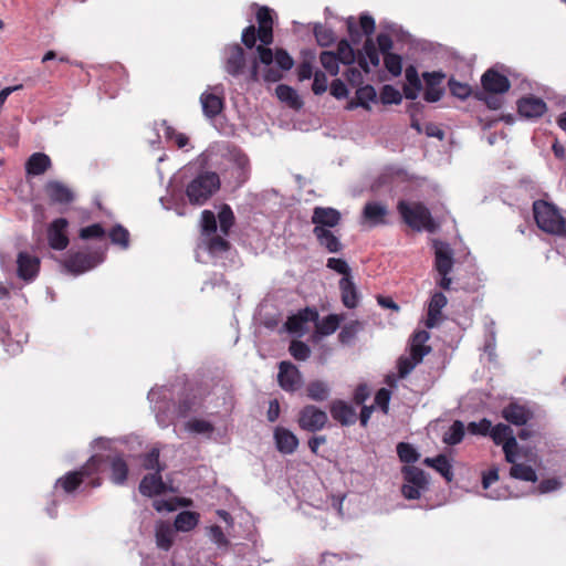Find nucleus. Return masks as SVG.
Here are the masks:
<instances>
[{"mask_svg":"<svg viewBox=\"0 0 566 566\" xmlns=\"http://www.w3.org/2000/svg\"><path fill=\"white\" fill-rule=\"evenodd\" d=\"M397 211L402 221L413 231L436 233L439 230V223L436 222L429 208L421 201L399 200Z\"/></svg>","mask_w":566,"mask_h":566,"instance_id":"obj_1","label":"nucleus"},{"mask_svg":"<svg viewBox=\"0 0 566 566\" xmlns=\"http://www.w3.org/2000/svg\"><path fill=\"white\" fill-rule=\"evenodd\" d=\"M104 464L108 465V479L113 484L122 486L127 483L129 467L123 452L115 450L108 454L95 453L88 459V465H92L94 473L103 471Z\"/></svg>","mask_w":566,"mask_h":566,"instance_id":"obj_2","label":"nucleus"},{"mask_svg":"<svg viewBox=\"0 0 566 566\" xmlns=\"http://www.w3.org/2000/svg\"><path fill=\"white\" fill-rule=\"evenodd\" d=\"M221 186L220 177L214 171L199 172L186 187V196L193 206L205 205Z\"/></svg>","mask_w":566,"mask_h":566,"instance_id":"obj_3","label":"nucleus"},{"mask_svg":"<svg viewBox=\"0 0 566 566\" xmlns=\"http://www.w3.org/2000/svg\"><path fill=\"white\" fill-rule=\"evenodd\" d=\"M533 213L541 230L552 234H566V220L553 203L536 200L533 203Z\"/></svg>","mask_w":566,"mask_h":566,"instance_id":"obj_4","label":"nucleus"},{"mask_svg":"<svg viewBox=\"0 0 566 566\" xmlns=\"http://www.w3.org/2000/svg\"><path fill=\"white\" fill-rule=\"evenodd\" d=\"M403 484L401 494L407 500H418L423 492L429 490V476L420 468L415 465H403L401 469Z\"/></svg>","mask_w":566,"mask_h":566,"instance_id":"obj_5","label":"nucleus"},{"mask_svg":"<svg viewBox=\"0 0 566 566\" xmlns=\"http://www.w3.org/2000/svg\"><path fill=\"white\" fill-rule=\"evenodd\" d=\"M105 259V251L96 249L91 252H69L63 261V266L66 272L73 275H80L86 271L96 268L103 263Z\"/></svg>","mask_w":566,"mask_h":566,"instance_id":"obj_6","label":"nucleus"},{"mask_svg":"<svg viewBox=\"0 0 566 566\" xmlns=\"http://www.w3.org/2000/svg\"><path fill=\"white\" fill-rule=\"evenodd\" d=\"M507 75H512V73L503 64H495L488 69L481 76L482 92L496 95L505 94L511 88Z\"/></svg>","mask_w":566,"mask_h":566,"instance_id":"obj_7","label":"nucleus"},{"mask_svg":"<svg viewBox=\"0 0 566 566\" xmlns=\"http://www.w3.org/2000/svg\"><path fill=\"white\" fill-rule=\"evenodd\" d=\"M296 422L303 431L315 433L327 426L328 416L319 407L310 403L300 409Z\"/></svg>","mask_w":566,"mask_h":566,"instance_id":"obj_8","label":"nucleus"},{"mask_svg":"<svg viewBox=\"0 0 566 566\" xmlns=\"http://www.w3.org/2000/svg\"><path fill=\"white\" fill-rule=\"evenodd\" d=\"M490 437L496 446H502L505 460L514 462L518 451V443L513 429L509 424L497 423L492 426Z\"/></svg>","mask_w":566,"mask_h":566,"instance_id":"obj_9","label":"nucleus"},{"mask_svg":"<svg viewBox=\"0 0 566 566\" xmlns=\"http://www.w3.org/2000/svg\"><path fill=\"white\" fill-rule=\"evenodd\" d=\"M359 27L360 30L358 29V25L354 17H349L346 19V28L349 36V39L347 40L353 45H358L363 40V35L371 38V34L375 32L376 29L375 19L369 13H361L359 15Z\"/></svg>","mask_w":566,"mask_h":566,"instance_id":"obj_10","label":"nucleus"},{"mask_svg":"<svg viewBox=\"0 0 566 566\" xmlns=\"http://www.w3.org/2000/svg\"><path fill=\"white\" fill-rule=\"evenodd\" d=\"M277 382L284 391L295 392L302 387L303 377L294 364L283 360L279 364Z\"/></svg>","mask_w":566,"mask_h":566,"instance_id":"obj_11","label":"nucleus"},{"mask_svg":"<svg viewBox=\"0 0 566 566\" xmlns=\"http://www.w3.org/2000/svg\"><path fill=\"white\" fill-rule=\"evenodd\" d=\"M164 468H158L157 472L148 473L144 475L138 485V491L142 495L147 497H154L157 495L165 494L167 492H175L172 486H168L161 476Z\"/></svg>","mask_w":566,"mask_h":566,"instance_id":"obj_12","label":"nucleus"},{"mask_svg":"<svg viewBox=\"0 0 566 566\" xmlns=\"http://www.w3.org/2000/svg\"><path fill=\"white\" fill-rule=\"evenodd\" d=\"M342 221V213L333 207L317 206L313 209L311 222L314 224L313 233L317 232L318 228L322 230H332L337 227Z\"/></svg>","mask_w":566,"mask_h":566,"instance_id":"obj_13","label":"nucleus"},{"mask_svg":"<svg viewBox=\"0 0 566 566\" xmlns=\"http://www.w3.org/2000/svg\"><path fill=\"white\" fill-rule=\"evenodd\" d=\"M446 78V73L442 71L423 72L422 80L424 81L426 88L423 92V99L428 103L439 102L444 93V87L441 83Z\"/></svg>","mask_w":566,"mask_h":566,"instance_id":"obj_14","label":"nucleus"},{"mask_svg":"<svg viewBox=\"0 0 566 566\" xmlns=\"http://www.w3.org/2000/svg\"><path fill=\"white\" fill-rule=\"evenodd\" d=\"M319 318L318 312L315 307H305L300 310L296 314L287 317L284 323L285 329L291 334L303 335L306 332V324L308 322H316Z\"/></svg>","mask_w":566,"mask_h":566,"instance_id":"obj_15","label":"nucleus"},{"mask_svg":"<svg viewBox=\"0 0 566 566\" xmlns=\"http://www.w3.org/2000/svg\"><path fill=\"white\" fill-rule=\"evenodd\" d=\"M69 221L65 218L53 220L48 227V242L51 249L62 251L67 248L70 240L66 229Z\"/></svg>","mask_w":566,"mask_h":566,"instance_id":"obj_16","label":"nucleus"},{"mask_svg":"<svg viewBox=\"0 0 566 566\" xmlns=\"http://www.w3.org/2000/svg\"><path fill=\"white\" fill-rule=\"evenodd\" d=\"M226 53L224 70L231 76L238 77L245 69V52L240 44L233 43L226 48Z\"/></svg>","mask_w":566,"mask_h":566,"instance_id":"obj_17","label":"nucleus"},{"mask_svg":"<svg viewBox=\"0 0 566 566\" xmlns=\"http://www.w3.org/2000/svg\"><path fill=\"white\" fill-rule=\"evenodd\" d=\"M434 270L437 272L451 273L454 265L453 250L448 242L433 240Z\"/></svg>","mask_w":566,"mask_h":566,"instance_id":"obj_18","label":"nucleus"},{"mask_svg":"<svg viewBox=\"0 0 566 566\" xmlns=\"http://www.w3.org/2000/svg\"><path fill=\"white\" fill-rule=\"evenodd\" d=\"M40 271V259L31 255L25 251H21L17 258V275L25 282L35 280Z\"/></svg>","mask_w":566,"mask_h":566,"instance_id":"obj_19","label":"nucleus"},{"mask_svg":"<svg viewBox=\"0 0 566 566\" xmlns=\"http://www.w3.org/2000/svg\"><path fill=\"white\" fill-rule=\"evenodd\" d=\"M380 51L378 50L375 40L373 38H366L363 48L358 50L357 64L359 69L368 74L370 72V65L374 67L380 64Z\"/></svg>","mask_w":566,"mask_h":566,"instance_id":"obj_20","label":"nucleus"},{"mask_svg":"<svg viewBox=\"0 0 566 566\" xmlns=\"http://www.w3.org/2000/svg\"><path fill=\"white\" fill-rule=\"evenodd\" d=\"M94 473L92 465H88V460L81 467L80 470L70 471L65 475L59 478L55 482V488H62L65 493L74 492L84 481L85 478Z\"/></svg>","mask_w":566,"mask_h":566,"instance_id":"obj_21","label":"nucleus"},{"mask_svg":"<svg viewBox=\"0 0 566 566\" xmlns=\"http://www.w3.org/2000/svg\"><path fill=\"white\" fill-rule=\"evenodd\" d=\"M516 106L518 115L526 119L538 118L543 116L547 109L546 103L534 95L521 97Z\"/></svg>","mask_w":566,"mask_h":566,"instance_id":"obj_22","label":"nucleus"},{"mask_svg":"<svg viewBox=\"0 0 566 566\" xmlns=\"http://www.w3.org/2000/svg\"><path fill=\"white\" fill-rule=\"evenodd\" d=\"M273 439L276 450L282 454H292L296 451L300 440L287 428L277 426L273 431Z\"/></svg>","mask_w":566,"mask_h":566,"instance_id":"obj_23","label":"nucleus"},{"mask_svg":"<svg viewBox=\"0 0 566 566\" xmlns=\"http://www.w3.org/2000/svg\"><path fill=\"white\" fill-rule=\"evenodd\" d=\"M332 418L343 427H349L356 423L357 415L355 408L342 399H335L329 405Z\"/></svg>","mask_w":566,"mask_h":566,"instance_id":"obj_24","label":"nucleus"},{"mask_svg":"<svg viewBox=\"0 0 566 566\" xmlns=\"http://www.w3.org/2000/svg\"><path fill=\"white\" fill-rule=\"evenodd\" d=\"M388 214L387 207L378 201H368L365 203L361 211L363 222H366L369 227H377L386 224V216Z\"/></svg>","mask_w":566,"mask_h":566,"instance_id":"obj_25","label":"nucleus"},{"mask_svg":"<svg viewBox=\"0 0 566 566\" xmlns=\"http://www.w3.org/2000/svg\"><path fill=\"white\" fill-rule=\"evenodd\" d=\"M429 338L430 334L424 329L416 331L411 336L409 357L410 360H413L417 365L432 350L431 346L426 345Z\"/></svg>","mask_w":566,"mask_h":566,"instance_id":"obj_26","label":"nucleus"},{"mask_svg":"<svg viewBox=\"0 0 566 566\" xmlns=\"http://www.w3.org/2000/svg\"><path fill=\"white\" fill-rule=\"evenodd\" d=\"M273 13L274 11L266 7H259L256 11V21L259 24V30L261 31L262 43L265 45H271L274 40L273 35Z\"/></svg>","mask_w":566,"mask_h":566,"instance_id":"obj_27","label":"nucleus"},{"mask_svg":"<svg viewBox=\"0 0 566 566\" xmlns=\"http://www.w3.org/2000/svg\"><path fill=\"white\" fill-rule=\"evenodd\" d=\"M502 417L514 426H525L533 418V412L517 402H510L502 410Z\"/></svg>","mask_w":566,"mask_h":566,"instance_id":"obj_28","label":"nucleus"},{"mask_svg":"<svg viewBox=\"0 0 566 566\" xmlns=\"http://www.w3.org/2000/svg\"><path fill=\"white\" fill-rule=\"evenodd\" d=\"M45 192L52 203L69 205L75 198L73 191L57 180L48 181Z\"/></svg>","mask_w":566,"mask_h":566,"instance_id":"obj_29","label":"nucleus"},{"mask_svg":"<svg viewBox=\"0 0 566 566\" xmlns=\"http://www.w3.org/2000/svg\"><path fill=\"white\" fill-rule=\"evenodd\" d=\"M447 296L441 291H436L431 295L428 304L427 319L424 322L427 328L431 329L437 326L441 318V310L447 305Z\"/></svg>","mask_w":566,"mask_h":566,"instance_id":"obj_30","label":"nucleus"},{"mask_svg":"<svg viewBox=\"0 0 566 566\" xmlns=\"http://www.w3.org/2000/svg\"><path fill=\"white\" fill-rule=\"evenodd\" d=\"M250 159L244 153H237L233 155V164L231 176L235 180V186L241 187L250 177Z\"/></svg>","mask_w":566,"mask_h":566,"instance_id":"obj_31","label":"nucleus"},{"mask_svg":"<svg viewBox=\"0 0 566 566\" xmlns=\"http://www.w3.org/2000/svg\"><path fill=\"white\" fill-rule=\"evenodd\" d=\"M202 112L206 117L214 118L224 108V99L213 93L205 92L200 96Z\"/></svg>","mask_w":566,"mask_h":566,"instance_id":"obj_32","label":"nucleus"},{"mask_svg":"<svg viewBox=\"0 0 566 566\" xmlns=\"http://www.w3.org/2000/svg\"><path fill=\"white\" fill-rule=\"evenodd\" d=\"M342 302L345 307L353 310L358 305L359 295L352 276L339 280Z\"/></svg>","mask_w":566,"mask_h":566,"instance_id":"obj_33","label":"nucleus"},{"mask_svg":"<svg viewBox=\"0 0 566 566\" xmlns=\"http://www.w3.org/2000/svg\"><path fill=\"white\" fill-rule=\"evenodd\" d=\"M313 234L316 238L318 244L326 249L329 253H339L343 251L344 244L332 230H322L318 228L317 232H314Z\"/></svg>","mask_w":566,"mask_h":566,"instance_id":"obj_34","label":"nucleus"},{"mask_svg":"<svg viewBox=\"0 0 566 566\" xmlns=\"http://www.w3.org/2000/svg\"><path fill=\"white\" fill-rule=\"evenodd\" d=\"M422 463L439 472L448 483L453 480L452 464L446 454H438L434 458H426Z\"/></svg>","mask_w":566,"mask_h":566,"instance_id":"obj_35","label":"nucleus"},{"mask_svg":"<svg viewBox=\"0 0 566 566\" xmlns=\"http://www.w3.org/2000/svg\"><path fill=\"white\" fill-rule=\"evenodd\" d=\"M51 165V159L46 154L34 153L25 163V171L28 175L39 176L44 174Z\"/></svg>","mask_w":566,"mask_h":566,"instance_id":"obj_36","label":"nucleus"},{"mask_svg":"<svg viewBox=\"0 0 566 566\" xmlns=\"http://www.w3.org/2000/svg\"><path fill=\"white\" fill-rule=\"evenodd\" d=\"M275 94L282 103H285L289 107L295 111L301 109L304 105L296 90L290 85L279 84L275 88Z\"/></svg>","mask_w":566,"mask_h":566,"instance_id":"obj_37","label":"nucleus"},{"mask_svg":"<svg viewBox=\"0 0 566 566\" xmlns=\"http://www.w3.org/2000/svg\"><path fill=\"white\" fill-rule=\"evenodd\" d=\"M306 397L316 402L326 401L331 396V387L326 381L316 379L306 385Z\"/></svg>","mask_w":566,"mask_h":566,"instance_id":"obj_38","label":"nucleus"},{"mask_svg":"<svg viewBox=\"0 0 566 566\" xmlns=\"http://www.w3.org/2000/svg\"><path fill=\"white\" fill-rule=\"evenodd\" d=\"M342 315L337 314H328L327 316L323 317L321 321L317 319L315 323V334L319 336H328L332 335L337 331L342 321Z\"/></svg>","mask_w":566,"mask_h":566,"instance_id":"obj_39","label":"nucleus"},{"mask_svg":"<svg viewBox=\"0 0 566 566\" xmlns=\"http://www.w3.org/2000/svg\"><path fill=\"white\" fill-rule=\"evenodd\" d=\"M200 514L195 511H181L174 521V526L178 532H190L199 523Z\"/></svg>","mask_w":566,"mask_h":566,"instance_id":"obj_40","label":"nucleus"},{"mask_svg":"<svg viewBox=\"0 0 566 566\" xmlns=\"http://www.w3.org/2000/svg\"><path fill=\"white\" fill-rule=\"evenodd\" d=\"M313 34L317 45L321 48L332 46L337 41L334 30L319 22L313 23Z\"/></svg>","mask_w":566,"mask_h":566,"instance_id":"obj_41","label":"nucleus"},{"mask_svg":"<svg viewBox=\"0 0 566 566\" xmlns=\"http://www.w3.org/2000/svg\"><path fill=\"white\" fill-rule=\"evenodd\" d=\"M335 53L337 59H339L344 65L350 66L354 63H357L358 50H355L353 44H350V42L345 38L337 42V50Z\"/></svg>","mask_w":566,"mask_h":566,"instance_id":"obj_42","label":"nucleus"},{"mask_svg":"<svg viewBox=\"0 0 566 566\" xmlns=\"http://www.w3.org/2000/svg\"><path fill=\"white\" fill-rule=\"evenodd\" d=\"M512 467L510 469V476L515 480L526 481V482H536L537 474L536 471L528 464L516 463V459L514 462H511Z\"/></svg>","mask_w":566,"mask_h":566,"instance_id":"obj_43","label":"nucleus"},{"mask_svg":"<svg viewBox=\"0 0 566 566\" xmlns=\"http://www.w3.org/2000/svg\"><path fill=\"white\" fill-rule=\"evenodd\" d=\"M364 327L365 324L358 319L350 321L345 324L338 334L339 343L343 345H349L356 338L357 334L364 329Z\"/></svg>","mask_w":566,"mask_h":566,"instance_id":"obj_44","label":"nucleus"},{"mask_svg":"<svg viewBox=\"0 0 566 566\" xmlns=\"http://www.w3.org/2000/svg\"><path fill=\"white\" fill-rule=\"evenodd\" d=\"M465 433L464 424L461 420H454L450 426L449 430L444 432L442 441L449 446L459 444Z\"/></svg>","mask_w":566,"mask_h":566,"instance_id":"obj_45","label":"nucleus"},{"mask_svg":"<svg viewBox=\"0 0 566 566\" xmlns=\"http://www.w3.org/2000/svg\"><path fill=\"white\" fill-rule=\"evenodd\" d=\"M111 242L115 245H119L123 250L129 248L130 235L128 230L122 224L117 223L108 232Z\"/></svg>","mask_w":566,"mask_h":566,"instance_id":"obj_46","label":"nucleus"},{"mask_svg":"<svg viewBox=\"0 0 566 566\" xmlns=\"http://www.w3.org/2000/svg\"><path fill=\"white\" fill-rule=\"evenodd\" d=\"M206 247L211 255L217 256L228 252L231 249V243L220 235L212 234L207 237Z\"/></svg>","mask_w":566,"mask_h":566,"instance_id":"obj_47","label":"nucleus"},{"mask_svg":"<svg viewBox=\"0 0 566 566\" xmlns=\"http://www.w3.org/2000/svg\"><path fill=\"white\" fill-rule=\"evenodd\" d=\"M319 62L325 70L332 76H336L339 73V64L342 63L334 51H322L319 54Z\"/></svg>","mask_w":566,"mask_h":566,"instance_id":"obj_48","label":"nucleus"},{"mask_svg":"<svg viewBox=\"0 0 566 566\" xmlns=\"http://www.w3.org/2000/svg\"><path fill=\"white\" fill-rule=\"evenodd\" d=\"M396 449L399 460L406 463L407 465L413 464L420 458L419 452L411 443L399 442Z\"/></svg>","mask_w":566,"mask_h":566,"instance_id":"obj_49","label":"nucleus"},{"mask_svg":"<svg viewBox=\"0 0 566 566\" xmlns=\"http://www.w3.org/2000/svg\"><path fill=\"white\" fill-rule=\"evenodd\" d=\"M448 87L450 91V94L461 101L467 99L471 95L474 96V93L472 87L468 83H462L455 80L453 76H451L448 81Z\"/></svg>","mask_w":566,"mask_h":566,"instance_id":"obj_50","label":"nucleus"},{"mask_svg":"<svg viewBox=\"0 0 566 566\" xmlns=\"http://www.w3.org/2000/svg\"><path fill=\"white\" fill-rule=\"evenodd\" d=\"M200 229L202 237H211L218 230L216 214L211 210H203L201 212Z\"/></svg>","mask_w":566,"mask_h":566,"instance_id":"obj_51","label":"nucleus"},{"mask_svg":"<svg viewBox=\"0 0 566 566\" xmlns=\"http://www.w3.org/2000/svg\"><path fill=\"white\" fill-rule=\"evenodd\" d=\"M218 220L220 223V231L222 234L228 235L235 221L233 211L229 205L223 203L221 206L218 213Z\"/></svg>","mask_w":566,"mask_h":566,"instance_id":"obj_52","label":"nucleus"},{"mask_svg":"<svg viewBox=\"0 0 566 566\" xmlns=\"http://www.w3.org/2000/svg\"><path fill=\"white\" fill-rule=\"evenodd\" d=\"M160 450L158 448H153L149 452L139 455L142 461V465L145 470H155L157 472L158 468L166 469V464L160 463L159 461Z\"/></svg>","mask_w":566,"mask_h":566,"instance_id":"obj_53","label":"nucleus"},{"mask_svg":"<svg viewBox=\"0 0 566 566\" xmlns=\"http://www.w3.org/2000/svg\"><path fill=\"white\" fill-rule=\"evenodd\" d=\"M196 406V397L189 394L180 397L178 403L176 405L174 412H176L177 418H186L193 410Z\"/></svg>","mask_w":566,"mask_h":566,"instance_id":"obj_54","label":"nucleus"},{"mask_svg":"<svg viewBox=\"0 0 566 566\" xmlns=\"http://www.w3.org/2000/svg\"><path fill=\"white\" fill-rule=\"evenodd\" d=\"M380 102L384 105H399L402 102V94L395 86L385 84L380 91Z\"/></svg>","mask_w":566,"mask_h":566,"instance_id":"obj_55","label":"nucleus"},{"mask_svg":"<svg viewBox=\"0 0 566 566\" xmlns=\"http://www.w3.org/2000/svg\"><path fill=\"white\" fill-rule=\"evenodd\" d=\"M384 57L385 69L394 76L398 77L402 73V56L398 53L386 54Z\"/></svg>","mask_w":566,"mask_h":566,"instance_id":"obj_56","label":"nucleus"},{"mask_svg":"<svg viewBox=\"0 0 566 566\" xmlns=\"http://www.w3.org/2000/svg\"><path fill=\"white\" fill-rule=\"evenodd\" d=\"M356 97L363 103V108L369 111L370 105L369 102L377 101V92L375 87L370 84L360 85L356 91Z\"/></svg>","mask_w":566,"mask_h":566,"instance_id":"obj_57","label":"nucleus"},{"mask_svg":"<svg viewBox=\"0 0 566 566\" xmlns=\"http://www.w3.org/2000/svg\"><path fill=\"white\" fill-rule=\"evenodd\" d=\"M156 543L159 548L165 551H168L172 546V530L168 525L161 524L156 530Z\"/></svg>","mask_w":566,"mask_h":566,"instance_id":"obj_58","label":"nucleus"},{"mask_svg":"<svg viewBox=\"0 0 566 566\" xmlns=\"http://www.w3.org/2000/svg\"><path fill=\"white\" fill-rule=\"evenodd\" d=\"M258 40L262 43L261 31L259 29H256L255 25L250 24L243 29L242 35H241V42L243 43V45L247 49L256 48Z\"/></svg>","mask_w":566,"mask_h":566,"instance_id":"obj_59","label":"nucleus"},{"mask_svg":"<svg viewBox=\"0 0 566 566\" xmlns=\"http://www.w3.org/2000/svg\"><path fill=\"white\" fill-rule=\"evenodd\" d=\"M187 499L184 497H174L170 500H155L153 502V506L157 512H174L178 506L187 505Z\"/></svg>","mask_w":566,"mask_h":566,"instance_id":"obj_60","label":"nucleus"},{"mask_svg":"<svg viewBox=\"0 0 566 566\" xmlns=\"http://www.w3.org/2000/svg\"><path fill=\"white\" fill-rule=\"evenodd\" d=\"M474 98L484 102L488 108L497 111L503 106V97L496 94H489L486 92L475 91Z\"/></svg>","mask_w":566,"mask_h":566,"instance_id":"obj_61","label":"nucleus"},{"mask_svg":"<svg viewBox=\"0 0 566 566\" xmlns=\"http://www.w3.org/2000/svg\"><path fill=\"white\" fill-rule=\"evenodd\" d=\"M289 352L296 360H306L311 355L310 346L302 340H292Z\"/></svg>","mask_w":566,"mask_h":566,"instance_id":"obj_62","label":"nucleus"},{"mask_svg":"<svg viewBox=\"0 0 566 566\" xmlns=\"http://www.w3.org/2000/svg\"><path fill=\"white\" fill-rule=\"evenodd\" d=\"M276 66L283 72H289L294 66V60L291 54L283 48L275 49Z\"/></svg>","mask_w":566,"mask_h":566,"instance_id":"obj_63","label":"nucleus"},{"mask_svg":"<svg viewBox=\"0 0 566 566\" xmlns=\"http://www.w3.org/2000/svg\"><path fill=\"white\" fill-rule=\"evenodd\" d=\"M269 46L270 45L261 43L255 48L258 55L254 57V60L258 61L260 64H263L264 66L272 65V63L275 61V51H273Z\"/></svg>","mask_w":566,"mask_h":566,"instance_id":"obj_64","label":"nucleus"}]
</instances>
